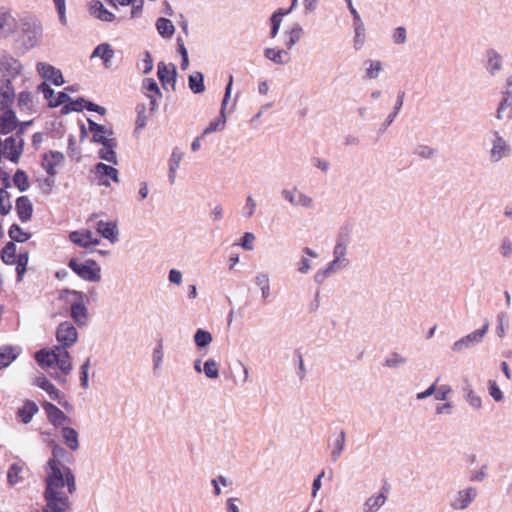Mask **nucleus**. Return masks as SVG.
Masks as SVG:
<instances>
[{
    "label": "nucleus",
    "instance_id": "1",
    "mask_svg": "<svg viewBox=\"0 0 512 512\" xmlns=\"http://www.w3.org/2000/svg\"><path fill=\"white\" fill-rule=\"evenodd\" d=\"M63 454L64 450L55 446L54 457L47 463L44 512H67L71 508L69 496L76 491V482L71 470L56 459Z\"/></svg>",
    "mask_w": 512,
    "mask_h": 512
},
{
    "label": "nucleus",
    "instance_id": "2",
    "mask_svg": "<svg viewBox=\"0 0 512 512\" xmlns=\"http://www.w3.org/2000/svg\"><path fill=\"white\" fill-rule=\"evenodd\" d=\"M78 333L76 328L69 322L61 323L56 331V338L60 346L49 351L41 349L35 354V359L43 367L56 365L64 376L72 370V362L67 348L77 341Z\"/></svg>",
    "mask_w": 512,
    "mask_h": 512
},
{
    "label": "nucleus",
    "instance_id": "3",
    "mask_svg": "<svg viewBox=\"0 0 512 512\" xmlns=\"http://www.w3.org/2000/svg\"><path fill=\"white\" fill-rule=\"evenodd\" d=\"M61 299L70 303L71 317L78 325H84L87 321V308L85 306V295L77 291H64Z\"/></svg>",
    "mask_w": 512,
    "mask_h": 512
},
{
    "label": "nucleus",
    "instance_id": "4",
    "mask_svg": "<svg viewBox=\"0 0 512 512\" xmlns=\"http://www.w3.org/2000/svg\"><path fill=\"white\" fill-rule=\"evenodd\" d=\"M2 261L7 264H16V272L18 278L21 279L26 271L28 253L26 251H20L17 253L15 244L13 242H9L2 249Z\"/></svg>",
    "mask_w": 512,
    "mask_h": 512
},
{
    "label": "nucleus",
    "instance_id": "5",
    "mask_svg": "<svg viewBox=\"0 0 512 512\" xmlns=\"http://www.w3.org/2000/svg\"><path fill=\"white\" fill-rule=\"evenodd\" d=\"M21 70L22 65L18 60L12 57H4L2 59V77L7 78L6 90L2 91V98L9 100L10 103L13 102L15 97L14 89L9 87L10 78L20 75Z\"/></svg>",
    "mask_w": 512,
    "mask_h": 512
},
{
    "label": "nucleus",
    "instance_id": "6",
    "mask_svg": "<svg viewBox=\"0 0 512 512\" xmlns=\"http://www.w3.org/2000/svg\"><path fill=\"white\" fill-rule=\"evenodd\" d=\"M68 266L73 272L86 281L97 282L101 279L100 268L94 260H89L83 264L77 259H71Z\"/></svg>",
    "mask_w": 512,
    "mask_h": 512
},
{
    "label": "nucleus",
    "instance_id": "7",
    "mask_svg": "<svg viewBox=\"0 0 512 512\" xmlns=\"http://www.w3.org/2000/svg\"><path fill=\"white\" fill-rule=\"evenodd\" d=\"M23 129L21 128L20 132L16 135L10 136L5 139L2 144V155L11 160L14 163H17L23 150V138L21 137V133Z\"/></svg>",
    "mask_w": 512,
    "mask_h": 512
},
{
    "label": "nucleus",
    "instance_id": "8",
    "mask_svg": "<svg viewBox=\"0 0 512 512\" xmlns=\"http://www.w3.org/2000/svg\"><path fill=\"white\" fill-rule=\"evenodd\" d=\"M64 154L59 151H48L43 154L41 159V166L49 175L47 182L49 185L54 183V177L57 174L56 167L60 166L64 162Z\"/></svg>",
    "mask_w": 512,
    "mask_h": 512
},
{
    "label": "nucleus",
    "instance_id": "9",
    "mask_svg": "<svg viewBox=\"0 0 512 512\" xmlns=\"http://www.w3.org/2000/svg\"><path fill=\"white\" fill-rule=\"evenodd\" d=\"M69 240L75 245L82 248H89L91 246H96L100 243V239L94 235L91 230L82 229L77 231H72L69 234Z\"/></svg>",
    "mask_w": 512,
    "mask_h": 512
},
{
    "label": "nucleus",
    "instance_id": "10",
    "mask_svg": "<svg viewBox=\"0 0 512 512\" xmlns=\"http://www.w3.org/2000/svg\"><path fill=\"white\" fill-rule=\"evenodd\" d=\"M36 68L39 75L45 80L50 81L56 86H61L64 84V78L61 70L54 67L53 65L44 62H38Z\"/></svg>",
    "mask_w": 512,
    "mask_h": 512
},
{
    "label": "nucleus",
    "instance_id": "11",
    "mask_svg": "<svg viewBox=\"0 0 512 512\" xmlns=\"http://www.w3.org/2000/svg\"><path fill=\"white\" fill-rule=\"evenodd\" d=\"M157 75L164 89L168 90L169 87L172 90L175 89L176 67L174 64L167 65L164 62H159Z\"/></svg>",
    "mask_w": 512,
    "mask_h": 512
},
{
    "label": "nucleus",
    "instance_id": "12",
    "mask_svg": "<svg viewBox=\"0 0 512 512\" xmlns=\"http://www.w3.org/2000/svg\"><path fill=\"white\" fill-rule=\"evenodd\" d=\"M95 174L99 185L109 186L111 180L119 183L118 170L104 163H98L95 166Z\"/></svg>",
    "mask_w": 512,
    "mask_h": 512
},
{
    "label": "nucleus",
    "instance_id": "13",
    "mask_svg": "<svg viewBox=\"0 0 512 512\" xmlns=\"http://www.w3.org/2000/svg\"><path fill=\"white\" fill-rule=\"evenodd\" d=\"M37 90L43 93L44 98L49 101L50 107H58L70 100V97L65 92H59L56 95L54 90L46 82L41 83L37 87Z\"/></svg>",
    "mask_w": 512,
    "mask_h": 512
},
{
    "label": "nucleus",
    "instance_id": "14",
    "mask_svg": "<svg viewBox=\"0 0 512 512\" xmlns=\"http://www.w3.org/2000/svg\"><path fill=\"white\" fill-rule=\"evenodd\" d=\"M232 82H233V77H232V75H230L229 82H228V85L225 90L224 99L222 102L221 116L219 119L210 122V124L204 129L203 135H207L209 133H212V132H215L217 130H221L224 128L225 122H226L224 109H225V105H226V103L230 97V94H231Z\"/></svg>",
    "mask_w": 512,
    "mask_h": 512
},
{
    "label": "nucleus",
    "instance_id": "15",
    "mask_svg": "<svg viewBox=\"0 0 512 512\" xmlns=\"http://www.w3.org/2000/svg\"><path fill=\"white\" fill-rule=\"evenodd\" d=\"M489 324L485 323L481 329H478L467 336L463 337L459 341H456L453 345V350L456 352L461 351L463 348L468 347L470 344L480 342L488 330Z\"/></svg>",
    "mask_w": 512,
    "mask_h": 512
},
{
    "label": "nucleus",
    "instance_id": "16",
    "mask_svg": "<svg viewBox=\"0 0 512 512\" xmlns=\"http://www.w3.org/2000/svg\"><path fill=\"white\" fill-rule=\"evenodd\" d=\"M476 496L477 490L475 488H466L458 492L451 505L454 509H465L470 505V503H472Z\"/></svg>",
    "mask_w": 512,
    "mask_h": 512
},
{
    "label": "nucleus",
    "instance_id": "17",
    "mask_svg": "<svg viewBox=\"0 0 512 512\" xmlns=\"http://www.w3.org/2000/svg\"><path fill=\"white\" fill-rule=\"evenodd\" d=\"M27 469L23 462L12 464L7 471V483L13 487L25 480Z\"/></svg>",
    "mask_w": 512,
    "mask_h": 512
},
{
    "label": "nucleus",
    "instance_id": "18",
    "mask_svg": "<svg viewBox=\"0 0 512 512\" xmlns=\"http://www.w3.org/2000/svg\"><path fill=\"white\" fill-rule=\"evenodd\" d=\"M96 230L102 237L108 239L112 243L118 240V229L116 222L100 220L96 223Z\"/></svg>",
    "mask_w": 512,
    "mask_h": 512
},
{
    "label": "nucleus",
    "instance_id": "19",
    "mask_svg": "<svg viewBox=\"0 0 512 512\" xmlns=\"http://www.w3.org/2000/svg\"><path fill=\"white\" fill-rule=\"evenodd\" d=\"M16 212L22 222H27L31 219L33 212V205L27 196H21L16 201Z\"/></svg>",
    "mask_w": 512,
    "mask_h": 512
},
{
    "label": "nucleus",
    "instance_id": "20",
    "mask_svg": "<svg viewBox=\"0 0 512 512\" xmlns=\"http://www.w3.org/2000/svg\"><path fill=\"white\" fill-rule=\"evenodd\" d=\"M6 102L10 101L2 98V134L9 133L16 129V127L18 126V121L16 119L15 112L12 110L4 111V104Z\"/></svg>",
    "mask_w": 512,
    "mask_h": 512
},
{
    "label": "nucleus",
    "instance_id": "21",
    "mask_svg": "<svg viewBox=\"0 0 512 512\" xmlns=\"http://www.w3.org/2000/svg\"><path fill=\"white\" fill-rule=\"evenodd\" d=\"M88 122L89 129L92 132V140L94 142L104 144L113 140V138L108 137L112 135L111 131H107L104 126L97 124L91 120H89Z\"/></svg>",
    "mask_w": 512,
    "mask_h": 512
},
{
    "label": "nucleus",
    "instance_id": "22",
    "mask_svg": "<svg viewBox=\"0 0 512 512\" xmlns=\"http://www.w3.org/2000/svg\"><path fill=\"white\" fill-rule=\"evenodd\" d=\"M43 408L47 414L49 421L54 425L62 424L66 419V415L57 406L52 403L46 402Z\"/></svg>",
    "mask_w": 512,
    "mask_h": 512
},
{
    "label": "nucleus",
    "instance_id": "23",
    "mask_svg": "<svg viewBox=\"0 0 512 512\" xmlns=\"http://www.w3.org/2000/svg\"><path fill=\"white\" fill-rule=\"evenodd\" d=\"M144 89L149 92L148 97L150 98L151 110H154L157 106V100L161 97L160 89L156 81L152 78H146L143 80Z\"/></svg>",
    "mask_w": 512,
    "mask_h": 512
},
{
    "label": "nucleus",
    "instance_id": "24",
    "mask_svg": "<svg viewBox=\"0 0 512 512\" xmlns=\"http://www.w3.org/2000/svg\"><path fill=\"white\" fill-rule=\"evenodd\" d=\"M303 29L300 24H293L285 31V46L291 49L302 37Z\"/></svg>",
    "mask_w": 512,
    "mask_h": 512
},
{
    "label": "nucleus",
    "instance_id": "25",
    "mask_svg": "<svg viewBox=\"0 0 512 512\" xmlns=\"http://www.w3.org/2000/svg\"><path fill=\"white\" fill-rule=\"evenodd\" d=\"M38 406L35 402L27 400L18 410V416L23 423H29L32 417L38 412Z\"/></svg>",
    "mask_w": 512,
    "mask_h": 512
},
{
    "label": "nucleus",
    "instance_id": "26",
    "mask_svg": "<svg viewBox=\"0 0 512 512\" xmlns=\"http://www.w3.org/2000/svg\"><path fill=\"white\" fill-rule=\"evenodd\" d=\"M510 152V148L505 142V140L497 136L494 141L493 147L491 149V157L494 161H499L503 156L507 155Z\"/></svg>",
    "mask_w": 512,
    "mask_h": 512
},
{
    "label": "nucleus",
    "instance_id": "27",
    "mask_svg": "<svg viewBox=\"0 0 512 512\" xmlns=\"http://www.w3.org/2000/svg\"><path fill=\"white\" fill-rule=\"evenodd\" d=\"M102 146L103 147L99 151V157L103 160L116 164L117 156L114 151V147L116 146L115 139L102 144Z\"/></svg>",
    "mask_w": 512,
    "mask_h": 512
},
{
    "label": "nucleus",
    "instance_id": "28",
    "mask_svg": "<svg viewBox=\"0 0 512 512\" xmlns=\"http://www.w3.org/2000/svg\"><path fill=\"white\" fill-rule=\"evenodd\" d=\"M21 353V348L18 346H4L2 347V368L10 365Z\"/></svg>",
    "mask_w": 512,
    "mask_h": 512
},
{
    "label": "nucleus",
    "instance_id": "29",
    "mask_svg": "<svg viewBox=\"0 0 512 512\" xmlns=\"http://www.w3.org/2000/svg\"><path fill=\"white\" fill-rule=\"evenodd\" d=\"M62 437L64 439L65 444L71 450H77L79 447L78 443V433L75 429L71 427H64L61 431Z\"/></svg>",
    "mask_w": 512,
    "mask_h": 512
},
{
    "label": "nucleus",
    "instance_id": "30",
    "mask_svg": "<svg viewBox=\"0 0 512 512\" xmlns=\"http://www.w3.org/2000/svg\"><path fill=\"white\" fill-rule=\"evenodd\" d=\"M114 52L111 49L110 45L107 43H103L98 45L95 50L93 51L91 57H100L103 61L106 67H109V62L111 58L113 57Z\"/></svg>",
    "mask_w": 512,
    "mask_h": 512
},
{
    "label": "nucleus",
    "instance_id": "31",
    "mask_svg": "<svg viewBox=\"0 0 512 512\" xmlns=\"http://www.w3.org/2000/svg\"><path fill=\"white\" fill-rule=\"evenodd\" d=\"M156 28L158 33L165 38H170L174 34V25L171 20L167 18H159L156 22Z\"/></svg>",
    "mask_w": 512,
    "mask_h": 512
},
{
    "label": "nucleus",
    "instance_id": "32",
    "mask_svg": "<svg viewBox=\"0 0 512 512\" xmlns=\"http://www.w3.org/2000/svg\"><path fill=\"white\" fill-rule=\"evenodd\" d=\"M36 384L45 390L51 399L59 400L60 391L45 377H39L36 379Z\"/></svg>",
    "mask_w": 512,
    "mask_h": 512
},
{
    "label": "nucleus",
    "instance_id": "33",
    "mask_svg": "<svg viewBox=\"0 0 512 512\" xmlns=\"http://www.w3.org/2000/svg\"><path fill=\"white\" fill-rule=\"evenodd\" d=\"M265 57L273 61L276 64H284L288 62V53L283 50H275L273 48H267L264 52Z\"/></svg>",
    "mask_w": 512,
    "mask_h": 512
},
{
    "label": "nucleus",
    "instance_id": "34",
    "mask_svg": "<svg viewBox=\"0 0 512 512\" xmlns=\"http://www.w3.org/2000/svg\"><path fill=\"white\" fill-rule=\"evenodd\" d=\"M17 28V21L10 13L2 14V36L13 34Z\"/></svg>",
    "mask_w": 512,
    "mask_h": 512
},
{
    "label": "nucleus",
    "instance_id": "35",
    "mask_svg": "<svg viewBox=\"0 0 512 512\" xmlns=\"http://www.w3.org/2000/svg\"><path fill=\"white\" fill-rule=\"evenodd\" d=\"M93 14L102 21L111 22L115 19V15L108 11L100 1L92 6Z\"/></svg>",
    "mask_w": 512,
    "mask_h": 512
},
{
    "label": "nucleus",
    "instance_id": "36",
    "mask_svg": "<svg viewBox=\"0 0 512 512\" xmlns=\"http://www.w3.org/2000/svg\"><path fill=\"white\" fill-rule=\"evenodd\" d=\"M86 100L84 98H78L76 100H68L62 107V113L67 114L69 112H81L85 109Z\"/></svg>",
    "mask_w": 512,
    "mask_h": 512
},
{
    "label": "nucleus",
    "instance_id": "37",
    "mask_svg": "<svg viewBox=\"0 0 512 512\" xmlns=\"http://www.w3.org/2000/svg\"><path fill=\"white\" fill-rule=\"evenodd\" d=\"M288 13H290V10H282V9H279L278 11L274 12L273 15L271 16V37L274 38L277 34H278V31H279V28H280V25H281V21H282V17L284 15H287Z\"/></svg>",
    "mask_w": 512,
    "mask_h": 512
},
{
    "label": "nucleus",
    "instance_id": "38",
    "mask_svg": "<svg viewBox=\"0 0 512 512\" xmlns=\"http://www.w3.org/2000/svg\"><path fill=\"white\" fill-rule=\"evenodd\" d=\"M183 154L177 149L173 150L170 161H169V177L171 182L174 181L175 172L178 169L180 162L182 161Z\"/></svg>",
    "mask_w": 512,
    "mask_h": 512
},
{
    "label": "nucleus",
    "instance_id": "39",
    "mask_svg": "<svg viewBox=\"0 0 512 512\" xmlns=\"http://www.w3.org/2000/svg\"><path fill=\"white\" fill-rule=\"evenodd\" d=\"M189 88L194 93H201L205 90L202 73L197 72L189 76Z\"/></svg>",
    "mask_w": 512,
    "mask_h": 512
},
{
    "label": "nucleus",
    "instance_id": "40",
    "mask_svg": "<svg viewBox=\"0 0 512 512\" xmlns=\"http://www.w3.org/2000/svg\"><path fill=\"white\" fill-rule=\"evenodd\" d=\"M386 501V495L383 493H380L377 496L370 497L366 503L365 507L367 509V512H375L377 511Z\"/></svg>",
    "mask_w": 512,
    "mask_h": 512
},
{
    "label": "nucleus",
    "instance_id": "41",
    "mask_svg": "<svg viewBox=\"0 0 512 512\" xmlns=\"http://www.w3.org/2000/svg\"><path fill=\"white\" fill-rule=\"evenodd\" d=\"M512 109V95L507 92L506 96L500 103L497 109V118L498 119H506L507 113Z\"/></svg>",
    "mask_w": 512,
    "mask_h": 512
},
{
    "label": "nucleus",
    "instance_id": "42",
    "mask_svg": "<svg viewBox=\"0 0 512 512\" xmlns=\"http://www.w3.org/2000/svg\"><path fill=\"white\" fill-rule=\"evenodd\" d=\"M14 185L21 191L29 188V180L27 174L23 170H17L13 176Z\"/></svg>",
    "mask_w": 512,
    "mask_h": 512
},
{
    "label": "nucleus",
    "instance_id": "43",
    "mask_svg": "<svg viewBox=\"0 0 512 512\" xmlns=\"http://www.w3.org/2000/svg\"><path fill=\"white\" fill-rule=\"evenodd\" d=\"M9 236L13 241L23 243L30 238V234L26 233L16 224H13L9 229Z\"/></svg>",
    "mask_w": 512,
    "mask_h": 512
},
{
    "label": "nucleus",
    "instance_id": "44",
    "mask_svg": "<svg viewBox=\"0 0 512 512\" xmlns=\"http://www.w3.org/2000/svg\"><path fill=\"white\" fill-rule=\"evenodd\" d=\"M17 105L20 110H31L32 108V94L28 91H22L18 95Z\"/></svg>",
    "mask_w": 512,
    "mask_h": 512
},
{
    "label": "nucleus",
    "instance_id": "45",
    "mask_svg": "<svg viewBox=\"0 0 512 512\" xmlns=\"http://www.w3.org/2000/svg\"><path fill=\"white\" fill-rule=\"evenodd\" d=\"M204 373L208 378L216 379L219 376L218 364L215 360L209 359L204 363Z\"/></svg>",
    "mask_w": 512,
    "mask_h": 512
},
{
    "label": "nucleus",
    "instance_id": "46",
    "mask_svg": "<svg viewBox=\"0 0 512 512\" xmlns=\"http://www.w3.org/2000/svg\"><path fill=\"white\" fill-rule=\"evenodd\" d=\"M194 340L198 347H205L211 343L212 336L209 332L199 329L195 333Z\"/></svg>",
    "mask_w": 512,
    "mask_h": 512
},
{
    "label": "nucleus",
    "instance_id": "47",
    "mask_svg": "<svg viewBox=\"0 0 512 512\" xmlns=\"http://www.w3.org/2000/svg\"><path fill=\"white\" fill-rule=\"evenodd\" d=\"M382 70L380 61H369V67L366 70V77L369 79H375Z\"/></svg>",
    "mask_w": 512,
    "mask_h": 512
},
{
    "label": "nucleus",
    "instance_id": "48",
    "mask_svg": "<svg viewBox=\"0 0 512 512\" xmlns=\"http://www.w3.org/2000/svg\"><path fill=\"white\" fill-rule=\"evenodd\" d=\"M257 285L260 287L262 291V295L264 298L269 296V278L265 274H260L256 278Z\"/></svg>",
    "mask_w": 512,
    "mask_h": 512
},
{
    "label": "nucleus",
    "instance_id": "49",
    "mask_svg": "<svg viewBox=\"0 0 512 512\" xmlns=\"http://www.w3.org/2000/svg\"><path fill=\"white\" fill-rule=\"evenodd\" d=\"M488 65L490 72L494 74L496 71L501 68V57L499 54L492 52L489 54Z\"/></svg>",
    "mask_w": 512,
    "mask_h": 512
},
{
    "label": "nucleus",
    "instance_id": "50",
    "mask_svg": "<svg viewBox=\"0 0 512 512\" xmlns=\"http://www.w3.org/2000/svg\"><path fill=\"white\" fill-rule=\"evenodd\" d=\"M344 443H345V432L341 431L338 438L335 441L336 449L333 450V452H332L334 461L337 460L338 456L340 455L341 451L343 450Z\"/></svg>",
    "mask_w": 512,
    "mask_h": 512
},
{
    "label": "nucleus",
    "instance_id": "51",
    "mask_svg": "<svg viewBox=\"0 0 512 512\" xmlns=\"http://www.w3.org/2000/svg\"><path fill=\"white\" fill-rule=\"evenodd\" d=\"M54 3H55V6H56V9L58 11L60 21L63 24H66L67 23V19H66V15H65V10H66L65 0H54Z\"/></svg>",
    "mask_w": 512,
    "mask_h": 512
},
{
    "label": "nucleus",
    "instance_id": "52",
    "mask_svg": "<svg viewBox=\"0 0 512 512\" xmlns=\"http://www.w3.org/2000/svg\"><path fill=\"white\" fill-rule=\"evenodd\" d=\"M394 42L402 44L406 41V29L404 27H398L395 29L393 34Z\"/></svg>",
    "mask_w": 512,
    "mask_h": 512
},
{
    "label": "nucleus",
    "instance_id": "53",
    "mask_svg": "<svg viewBox=\"0 0 512 512\" xmlns=\"http://www.w3.org/2000/svg\"><path fill=\"white\" fill-rule=\"evenodd\" d=\"M489 393L496 401H500L502 399V392L495 381H490Z\"/></svg>",
    "mask_w": 512,
    "mask_h": 512
},
{
    "label": "nucleus",
    "instance_id": "54",
    "mask_svg": "<svg viewBox=\"0 0 512 512\" xmlns=\"http://www.w3.org/2000/svg\"><path fill=\"white\" fill-rule=\"evenodd\" d=\"M255 237L252 233L250 232H246L243 236V240H242V243H241V246L244 248V249H247V250H252L253 249V241H254Z\"/></svg>",
    "mask_w": 512,
    "mask_h": 512
},
{
    "label": "nucleus",
    "instance_id": "55",
    "mask_svg": "<svg viewBox=\"0 0 512 512\" xmlns=\"http://www.w3.org/2000/svg\"><path fill=\"white\" fill-rule=\"evenodd\" d=\"M85 109H87L88 111L97 112L100 115H104L106 113V109L104 107L97 105L93 102H90L88 100H86Z\"/></svg>",
    "mask_w": 512,
    "mask_h": 512
},
{
    "label": "nucleus",
    "instance_id": "56",
    "mask_svg": "<svg viewBox=\"0 0 512 512\" xmlns=\"http://www.w3.org/2000/svg\"><path fill=\"white\" fill-rule=\"evenodd\" d=\"M90 365V360L88 359L81 367V382L84 387L88 385V368Z\"/></svg>",
    "mask_w": 512,
    "mask_h": 512
},
{
    "label": "nucleus",
    "instance_id": "57",
    "mask_svg": "<svg viewBox=\"0 0 512 512\" xmlns=\"http://www.w3.org/2000/svg\"><path fill=\"white\" fill-rule=\"evenodd\" d=\"M348 2V8L353 16V20H354V25H359V26H362V21H361V18H360V15L359 13L357 12V10L354 8L353 4H352V1L351 0H347Z\"/></svg>",
    "mask_w": 512,
    "mask_h": 512
},
{
    "label": "nucleus",
    "instance_id": "58",
    "mask_svg": "<svg viewBox=\"0 0 512 512\" xmlns=\"http://www.w3.org/2000/svg\"><path fill=\"white\" fill-rule=\"evenodd\" d=\"M402 363H404V359L398 354H394L385 361V365L388 367L397 366Z\"/></svg>",
    "mask_w": 512,
    "mask_h": 512
},
{
    "label": "nucleus",
    "instance_id": "59",
    "mask_svg": "<svg viewBox=\"0 0 512 512\" xmlns=\"http://www.w3.org/2000/svg\"><path fill=\"white\" fill-rule=\"evenodd\" d=\"M295 205H301V206H304V207H311L312 206V198H310L309 196H306L304 194H299L297 199H296V204Z\"/></svg>",
    "mask_w": 512,
    "mask_h": 512
},
{
    "label": "nucleus",
    "instance_id": "60",
    "mask_svg": "<svg viewBox=\"0 0 512 512\" xmlns=\"http://www.w3.org/2000/svg\"><path fill=\"white\" fill-rule=\"evenodd\" d=\"M451 392V388L449 386H441L437 393H436V399L437 400H445L447 398V395Z\"/></svg>",
    "mask_w": 512,
    "mask_h": 512
},
{
    "label": "nucleus",
    "instance_id": "61",
    "mask_svg": "<svg viewBox=\"0 0 512 512\" xmlns=\"http://www.w3.org/2000/svg\"><path fill=\"white\" fill-rule=\"evenodd\" d=\"M169 280L171 283L180 284L182 281V274L176 269H172L169 273Z\"/></svg>",
    "mask_w": 512,
    "mask_h": 512
},
{
    "label": "nucleus",
    "instance_id": "62",
    "mask_svg": "<svg viewBox=\"0 0 512 512\" xmlns=\"http://www.w3.org/2000/svg\"><path fill=\"white\" fill-rule=\"evenodd\" d=\"M77 154H78V152L75 147V138L73 136H70L69 140H68V155L71 158H74L77 156Z\"/></svg>",
    "mask_w": 512,
    "mask_h": 512
},
{
    "label": "nucleus",
    "instance_id": "63",
    "mask_svg": "<svg viewBox=\"0 0 512 512\" xmlns=\"http://www.w3.org/2000/svg\"><path fill=\"white\" fill-rule=\"evenodd\" d=\"M501 252L504 257H507L512 253V243L509 240L505 239L502 242Z\"/></svg>",
    "mask_w": 512,
    "mask_h": 512
},
{
    "label": "nucleus",
    "instance_id": "64",
    "mask_svg": "<svg viewBox=\"0 0 512 512\" xmlns=\"http://www.w3.org/2000/svg\"><path fill=\"white\" fill-rule=\"evenodd\" d=\"M468 401L471 406L475 408H479L481 406V399L479 396L475 395L473 392L468 394Z\"/></svg>",
    "mask_w": 512,
    "mask_h": 512
}]
</instances>
